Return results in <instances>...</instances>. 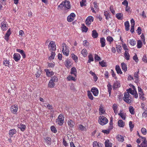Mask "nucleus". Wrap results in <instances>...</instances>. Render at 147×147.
I'll return each mask as SVG.
<instances>
[{
    "label": "nucleus",
    "instance_id": "obj_1",
    "mask_svg": "<svg viewBox=\"0 0 147 147\" xmlns=\"http://www.w3.org/2000/svg\"><path fill=\"white\" fill-rule=\"evenodd\" d=\"M58 7L59 9L63 10H66V9H69L71 8L69 2L66 0L63 1L58 6Z\"/></svg>",
    "mask_w": 147,
    "mask_h": 147
},
{
    "label": "nucleus",
    "instance_id": "obj_2",
    "mask_svg": "<svg viewBox=\"0 0 147 147\" xmlns=\"http://www.w3.org/2000/svg\"><path fill=\"white\" fill-rule=\"evenodd\" d=\"M98 122L100 125H103L108 123V120L105 117L101 116L99 117Z\"/></svg>",
    "mask_w": 147,
    "mask_h": 147
},
{
    "label": "nucleus",
    "instance_id": "obj_3",
    "mask_svg": "<svg viewBox=\"0 0 147 147\" xmlns=\"http://www.w3.org/2000/svg\"><path fill=\"white\" fill-rule=\"evenodd\" d=\"M64 117L62 114H60L56 120L57 123L59 125H62L64 122Z\"/></svg>",
    "mask_w": 147,
    "mask_h": 147
},
{
    "label": "nucleus",
    "instance_id": "obj_4",
    "mask_svg": "<svg viewBox=\"0 0 147 147\" xmlns=\"http://www.w3.org/2000/svg\"><path fill=\"white\" fill-rule=\"evenodd\" d=\"M61 48L63 54L66 56H68L69 51L67 46H66L65 44L63 43L62 44Z\"/></svg>",
    "mask_w": 147,
    "mask_h": 147
},
{
    "label": "nucleus",
    "instance_id": "obj_5",
    "mask_svg": "<svg viewBox=\"0 0 147 147\" xmlns=\"http://www.w3.org/2000/svg\"><path fill=\"white\" fill-rule=\"evenodd\" d=\"M123 100L126 102L129 103L131 102V96L128 92H125L123 97Z\"/></svg>",
    "mask_w": 147,
    "mask_h": 147
},
{
    "label": "nucleus",
    "instance_id": "obj_6",
    "mask_svg": "<svg viewBox=\"0 0 147 147\" xmlns=\"http://www.w3.org/2000/svg\"><path fill=\"white\" fill-rule=\"evenodd\" d=\"M49 49L51 51H55L56 50L55 44L53 41H51L48 46Z\"/></svg>",
    "mask_w": 147,
    "mask_h": 147
},
{
    "label": "nucleus",
    "instance_id": "obj_7",
    "mask_svg": "<svg viewBox=\"0 0 147 147\" xmlns=\"http://www.w3.org/2000/svg\"><path fill=\"white\" fill-rule=\"evenodd\" d=\"M127 92H128L129 93H130L131 94L133 95L135 98H137L138 97V94L136 90H132L131 88H130L127 89Z\"/></svg>",
    "mask_w": 147,
    "mask_h": 147
},
{
    "label": "nucleus",
    "instance_id": "obj_8",
    "mask_svg": "<svg viewBox=\"0 0 147 147\" xmlns=\"http://www.w3.org/2000/svg\"><path fill=\"white\" fill-rule=\"evenodd\" d=\"M94 20L93 17L92 16H88L86 19L85 21L86 24L87 26L90 25L92 22H93Z\"/></svg>",
    "mask_w": 147,
    "mask_h": 147
},
{
    "label": "nucleus",
    "instance_id": "obj_9",
    "mask_svg": "<svg viewBox=\"0 0 147 147\" xmlns=\"http://www.w3.org/2000/svg\"><path fill=\"white\" fill-rule=\"evenodd\" d=\"M138 94L140 98L143 100L145 99V98L144 97V94L141 88L139 87H138Z\"/></svg>",
    "mask_w": 147,
    "mask_h": 147
},
{
    "label": "nucleus",
    "instance_id": "obj_10",
    "mask_svg": "<svg viewBox=\"0 0 147 147\" xmlns=\"http://www.w3.org/2000/svg\"><path fill=\"white\" fill-rule=\"evenodd\" d=\"M118 115L123 120H125V119L126 114L122 110H120L119 113L118 114Z\"/></svg>",
    "mask_w": 147,
    "mask_h": 147
},
{
    "label": "nucleus",
    "instance_id": "obj_11",
    "mask_svg": "<svg viewBox=\"0 0 147 147\" xmlns=\"http://www.w3.org/2000/svg\"><path fill=\"white\" fill-rule=\"evenodd\" d=\"M76 16V15L74 13H71L67 17V20L69 22H71L73 21L74 18Z\"/></svg>",
    "mask_w": 147,
    "mask_h": 147
},
{
    "label": "nucleus",
    "instance_id": "obj_12",
    "mask_svg": "<svg viewBox=\"0 0 147 147\" xmlns=\"http://www.w3.org/2000/svg\"><path fill=\"white\" fill-rule=\"evenodd\" d=\"M20 58L21 56L19 54L15 53L13 55V58L16 61L18 62L19 61Z\"/></svg>",
    "mask_w": 147,
    "mask_h": 147
},
{
    "label": "nucleus",
    "instance_id": "obj_13",
    "mask_svg": "<svg viewBox=\"0 0 147 147\" xmlns=\"http://www.w3.org/2000/svg\"><path fill=\"white\" fill-rule=\"evenodd\" d=\"M112 108L114 113L117 115L118 113V105L115 103L112 106Z\"/></svg>",
    "mask_w": 147,
    "mask_h": 147
},
{
    "label": "nucleus",
    "instance_id": "obj_14",
    "mask_svg": "<svg viewBox=\"0 0 147 147\" xmlns=\"http://www.w3.org/2000/svg\"><path fill=\"white\" fill-rule=\"evenodd\" d=\"M91 91L92 92L94 96H96L98 95V91L97 88L93 87L91 89Z\"/></svg>",
    "mask_w": 147,
    "mask_h": 147
},
{
    "label": "nucleus",
    "instance_id": "obj_15",
    "mask_svg": "<svg viewBox=\"0 0 147 147\" xmlns=\"http://www.w3.org/2000/svg\"><path fill=\"white\" fill-rule=\"evenodd\" d=\"M18 110V108L17 105L12 106L10 108L11 112L14 114H15L16 113Z\"/></svg>",
    "mask_w": 147,
    "mask_h": 147
},
{
    "label": "nucleus",
    "instance_id": "obj_16",
    "mask_svg": "<svg viewBox=\"0 0 147 147\" xmlns=\"http://www.w3.org/2000/svg\"><path fill=\"white\" fill-rule=\"evenodd\" d=\"M78 128L79 129L82 131H86L88 127L86 125L83 126L80 124L78 125Z\"/></svg>",
    "mask_w": 147,
    "mask_h": 147
},
{
    "label": "nucleus",
    "instance_id": "obj_17",
    "mask_svg": "<svg viewBox=\"0 0 147 147\" xmlns=\"http://www.w3.org/2000/svg\"><path fill=\"white\" fill-rule=\"evenodd\" d=\"M11 33V32L9 29L7 30L4 36V38L6 41H7L8 40L9 37Z\"/></svg>",
    "mask_w": 147,
    "mask_h": 147
},
{
    "label": "nucleus",
    "instance_id": "obj_18",
    "mask_svg": "<svg viewBox=\"0 0 147 147\" xmlns=\"http://www.w3.org/2000/svg\"><path fill=\"white\" fill-rule=\"evenodd\" d=\"M100 42L101 44V47H103L106 45V40L104 38H100Z\"/></svg>",
    "mask_w": 147,
    "mask_h": 147
},
{
    "label": "nucleus",
    "instance_id": "obj_19",
    "mask_svg": "<svg viewBox=\"0 0 147 147\" xmlns=\"http://www.w3.org/2000/svg\"><path fill=\"white\" fill-rule=\"evenodd\" d=\"M125 122L121 119L119 120L118 121V126L120 127H123L125 125Z\"/></svg>",
    "mask_w": 147,
    "mask_h": 147
},
{
    "label": "nucleus",
    "instance_id": "obj_20",
    "mask_svg": "<svg viewBox=\"0 0 147 147\" xmlns=\"http://www.w3.org/2000/svg\"><path fill=\"white\" fill-rule=\"evenodd\" d=\"M67 124L70 127H73L74 126L75 123L71 119H69L67 121Z\"/></svg>",
    "mask_w": 147,
    "mask_h": 147
},
{
    "label": "nucleus",
    "instance_id": "obj_21",
    "mask_svg": "<svg viewBox=\"0 0 147 147\" xmlns=\"http://www.w3.org/2000/svg\"><path fill=\"white\" fill-rule=\"evenodd\" d=\"M102 144L97 141H94L93 142V146L94 147H102Z\"/></svg>",
    "mask_w": 147,
    "mask_h": 147
},
{
    "label": "nucleus",
    "instance_id": "obj_22",
    "mask_svg": "<svg viewBox=\"0 0 147 147\" xmlns=\"http://www.w3.org/2000/svg\"><path fill=\"white\" fill-rule=\"evenodd\" d=\"M98 36V34L95 30H93L92 32V36L94 38H97Z\"/></svg>",
    "mask_w": 147,
    "mask_h": 147
},
{
    "label": "nucleus",
    "instance_id": "obj_23",
    "mask_svg": "<svg viewBox=\"0 0 147 147\" xmlns=\"http://www.w3.org/2000/svg\"><path fill=\"white\" fill-rule=\"evenodd\" d=\"M1 28L3 30H7V27L6 24L4 22H3L1 23Z\"/></svg>",
    "mask_w": 147,
    "mask_h": 147
},
{
    "label": "nucleus",
    "instance_id": "obj_24",
    "mask_svg": "<svg viewBox=\"0 0 147 147\" xmlns=\"http://www.w3.org/2000/svg\"><path fill=\"white\" fill-rule=\"evenodd\" d=\"M18 128H20L21 131H24L26 127L25 125L22 124H18Z\"/></svg>",
    "mask_w": 147,
    "mask_h": 147
},
{
    "label": "nucleus",
    "instance_id": "obj_25",
    "mask_svg": "<svg viewBox=\"0 0 147 147\" xmlns=\"http://www.w3.org/2000/svg\"><path fill=\"white\" fill-rule=\"evenodd\" d=\"M105 147H112V144L111 143L109 142L108 140H106L105 142Z\"/></svg>",
    "mask_w": 147,
    "mask_h": 147
},
{
    "label": "nucleus",
    "instance_id": "obj_26",
    "mask_svg": "<svg viewBox=\"0 0 147 147\" xmlns=\"http://www.w3.org/2000/svg\"><path fill=\"white\" fill-rule=\"evenodd\" d=\"M117 139L121 142H123L124 140L123 137L121 135H118L117 136Z\"/></svg>",
    "mask_w": 147,
    "mask_h": 147
},
{
    "label": "nucleus",
    "instance_id": "obj_27",
    "mask_svg": "<svg viewBox=\"0 0 147 147\" xmlns=\"http://www.w3.org/2000/svg\"><path fill=\"white\" fill-rule=\"evenodd\" d=\"M115 69L117 73L118 74H122V72L119 66L118 65H116L115 66Z\"/></svg>",
    "mask_w": 147,
    "mask_h": 147
},
{
    "label": "nucleus",
    "instance_id": "obj_28",
    "mask_svg": "<svg viewBox=\"0 0 147 147\" xmlns=\"http://www.w3.org/2000/svg\"><path fill=\"white\" fill-rule=\"evenodd\" d=\"M16 51L20 53L22 56L23 58H25L26 57V55L24 51L23 50H21L20 49H17Z\"/></svg>",
    "mask_w": 147,
    "mask_h": 147
},
{
    "label": "nucleus",
    "instance_id": "obj_29",
    "mask_svg": "<svg viewBox=\"0 0 147 147\" xmlns=\"http://www.w3.org/2000/svg\"><path fill=\"white\" fill-rule=\"evenodd\" d=\"M71 74H73L75 76H76V73L77 72L76 69L75 67H73L71 69Z\"/></svg>",
    "mask_w": 147,
    "mask_h": 147
},
{
    "label": "nucleus",
    "instance_id": "obj_30",
    "mask_svg": "<svg viewBox=\"0 0 147 147\" xmlns=\"http://www.w3.org/2000/svg\"><path fill=\"white\" fill-rule=\"evenodd\" d=\"M139 70L137 72H135L134 73V77L136 81H138L139 79V77L138 75V74L139 72Z\"/></svg>",
    "mask_w": 147,
    "mask_h": 147
},
{
    "label": "nucleus",
    "instance_id": "obj_31",
    "mask_svg": "<svg viewBox=\"0 0 147 147\" xmlns=\"http://www.w3.org/2000/svg\"><path fill=\"white\" fill-rule=\"evenodd\" d=\"M45 142L48 144H50L51 142V138L48 137H46L45 138Z\"/></svg>",
    "mask_w": 147,
    "mask_h": 147
},
{
    "label": "nucleus",
    "instance_id": "obj_32",
    "mask_svg": "<svg viewBox=\"0 0 147 147\" xmlns=\"http://www.w3.org/2000/svg\"><path fill=\"white\" fill-rule=\"evenodd\" d=\"M124 56L126 60H128L129 59L130 55L128 51H125L124 53Z\"/></svg>",
    "mask_w": 147,
    "mask_h": 147
},
{
    "label": "nucleus",
    "instance_id": "obj_33",
    "mask_svg": "<svg viewBox=\"0 0 147 147\" xmlns=\"http://www.w3.org/2000/svg\"><path fill=\"white\" fill-rule=\"evenodd\" d=\"M121 65L122 69L124 71H126L127 70V66L126 64L124 63H121Z\"/></svg>",
    "mask_w": 147,
    "mask_h": 147
},
{
    "label": "nucleus",
    "instance_id": "obj_34",
    "mask_svg": "<svg viewBox=\"0 0 147 147\" xmlns=\"http://www.w3.org/2000/svg\"><path fill=\"white\" fill-rule=\"evenodd\" d=\"M116 17L119 20H122L123 18V14L121 13H117L116 15Z\"/></svg>",
    "mask_w": 147,
    "mask_h": 147
},
{
    "label": "nucleus",
    "instance_id": "obj_35",
    "mask_svg": "<svg viewBox=\"0 0 147 147\" xmlns=\"http://www.w3.org/2000/svg\"><path fill=\"white\" fill-rule=\"evenodd\" d=\"M81 54L84 57H86L87 55L88 52L85 49H83L81 52Z\"/></svg>",
    "mask_w": 147,
    "mask_h": 147
},
{
    "label": "nucleus",
    "instance_id": "obj_36",
    "mask_svg": "<svg viewBox=\"0 0 147 147\" xmlns=\"http://www.w3.org/2000/svg\"><path fill=\"white\" fill-rule=\"evenodd\" d=\"M88 58L89 59L88 62V63H90L91 62L93 61L94 59L91 54H89L88 56Z\"/></svg>",
    "mask_w": 147,
    "mask_h": 147
},
{
    "label": "nucleus",
    "instance_id": "obj_37",
    "mask_svg": "<svg viewBox=\"0 0 147 147\" xmlns=\"http://www.w3.org/2000/svg\"><path fill=\"white\" fill-rule=\"evenodd\" d=\"M54 82L50 80L48 84V86L50 88H53L55 85Z\"/></svg>",
    "mask_w": 147,
    "mask_h": 147
},
{
    "label": "nucleus",
    "instance_id": "obj_38",
    "mask_svg": "<svg viewBox=\"0 0 147 147\" xmlns=\"http://www.w3.org/2000/svg\"><path fill=\"white\" fill-rule=\"evenodd\" d=\"M16 131L15 129H12L10 130L9 131V134L11 136H12L14 134H15Z\"/></svg>",
    "mask_w": 147,
    "mask_h": 147
},
{
    "label": "nucleus",
    "instance_id": "obj_39",
    "mask_svg": "<svg viewBox=\"0 0 147 147\" xmlns=\"http://www.w3.org/2000/svg\"><path fill=\"white\" fill-rule=\"evenodd\" d=\"M125 26V30L128 31L129 30V23L128 21L125 22L124 23Z\"/></svg>",
    "mask_w": 147,
    "mask_h": 147
},
{
    "label": "nucleus",
    "instance_id": "obj_40",
    "mask_svg": "<svg viewBox=\"0 0 147 147\" xmlns=\"http://www.w3.org/2000/svg\"><path fill=\"white\" fill-rule=\"evenodd\" d=\"M108 91L109 94V96H110L111 94V91L112 89L111 86V85L110 83H109L107 85Z\"/></svg>",
    "mask_w": 147,
    "mask_h": 147
},
{
    "label": "nucleus",
    "instance_id": "obj_41",
    "mask_svg": "<svg viewBox=\"0 0 147 147\" xmlns=\"http://www.w3.org/2000/svg\"><path fill=\"white\" fill-rule=\"evenodd\" d=\"M129 111L131 114L132 115H134L135 113V111L134 107L131 106H130L129 107Z\"/></svg>",
    "mask_w": 147,
    "mask_h": 147
},
{
    "label": "nucleus",
    "instance_id": "obj_42",
    "mask_svg": "<svg viewBox=\"0 0 147 147\" xmlns=\"http://www.w3.org/2000/svg\"><path fill=\"white\" fill-rule=\"evenodd\" d=\"M142 44L141 40H139L138 41L137 46L138 48L140 49L142 47Z\"/></svg>",
    "mask_w": 147,
    "mask_h": 147
},
{
    "label": "nucleus",
    "instance_id": "obj_43",
    "mask_svg": "<svg viewBox=\"0 0 147 147\" xmlns=\"http://www.w3.org/2000/svg\"><path fill=\"white\" fill-rule=\"evenodd\" d=\"M87 94L89 98L91 100H93L94 99V97L92 95V93L89 91H87Z\"/></svg>",
    "mask_w": 147,
    "mask_h": 147
},
{
    "label": "nucleus",
    "instance_id": "obj_44",
    "mask_svg": "<svg viewBox=\"0 0 147 147\" xmlns=\"http://www.w3.org/2000/svg\"><path fill=\"white\" fill-rule=\"evenodd\" d=\"M67 79L69 81L73 80L75 81L76 80L75 78L72 76L71 75H69L67 78Z\"/></svg>",
    "mask_w": 147,
    "mask_h": 147
},
{
    "label": "nucleus",
    "instance_id": "obj_45",
    "mask_svg": "<svg viewBox=\"0 0 147 147\" xmlns=\"http://www.w3.org/2000/svg\"><path fill=\"white\" fill-rule=\"evenodd\" d=\"M120 86V84L119 82H115L113 85L114 88H117L119 87Z\"/></svg>",
    "mask_w": 147,
    "mask_h": 147
},
{
    "label": "nucleus",
    "instance_id": "obj_46",
    "mask_svg": "<svg viewBox=\"0 0 147 147\" xmlns=\"http://www.w3.org/2000/svg\"><path fill=\"white\" fill-rule=\"evenodd\" d=\"M82 31L83 32H86L88 30V28L85 26L84 24H82Z\"/></svg>",
    "mask_w": 147,
    "mask_h": 147
},
{
    "label": "nucleus",
    "instance_id": "obj_47",
    "mask_svg": "<svg viewBox=\"0 0 147 147\" xmlns=\"http://www.w3.org/2000/svg\"><path fill=\"white\" fill-rule=\"evenodd\" d=\"M55 54V52H52L51 53V56L49 57V60H51L54 59Z\"/></svg>",
    "mask_w": 147,
    "mask_h": 147
},
{
    "label": "nucleus",
    "instance_id": "obj_48",
    "mask_svg": "<svg viewBox=\"0 0 147 147\" xmlns=\"http://www.w3.org/2000/svg\"><path fill=\"white\" fill-rule=\"evenodd\" d=\"M107 40L108 42H109V44H111L113 39L112 37L109 36L107 37Z\"/></svg>",
    "mask_w": 147,
    "mask_h": 147
},
{
    "label": "nucleus",
    "instance_id": "obj_49",
    "mask_svg": "<svg viewBox=\"0 0 147 147\" xmlns=\"http://www.w3.org/2000/svg\"><path fill=\"white\" fill-rule=\"evenodd\" d=\"M46 74L48 76H51L53 74V71H49L48 69L46 70Z\"/></svg>",
    "mask_w": 147,
    "mask_h": 147
},
{
    "label": "nucleus",
    "instance_id": "obj_50",
    "mask_svg": "<svg viewBox=\"0 0 147 147\" xmlns=\"http://www.w3.org/2000/svg\"><path fill=\"white\" fill-rule=\"evenodd\" d=\"M3 64L5 66H8L9 65V61L7 60H4L3 62Z\"/></svg>",
    "mask_w": 147,
    "mask_h": 147
},
{
    "label": "nucleus",
    "instance_id": "obj_51",
    "mask_svg": "<svg viewBox=\"0 0 147 147\" xmlns=\"http://www.w3.org/2000/svg\"><path fill=\"white\" fill-rule=\"evenodd\" d=\"M129 125L130 127V131H132V129L134 127V125L132 123V122L131 121H130L129 122Z\"/></svg>",
    "mask_w": 147,
    "mask_h": 147
},
{
    "label": "nucleus",
    "instance_id": "obj_52",
    "mask_svg": "<svg viewBox=\"0 0 147 147\" xmlns=\"http://www.w3.org/2000/svg\"><path fill=\"white\" fill-rule=\"evenodd\" d=\"M50 80L54 82H56L58 81V78L56 76H54L51 78Z\"/></svg>",
    "mask_w": 147,
    "mask_h": 147
},
{
    "label": "nucleus",
    "instance_id": "obj_53",
    "mask_svg": "<svg viewBox=\"0 0 147 147\" xmlns=\"http://www.w3.org/2000/svg\"><path fill=\"white\" fill-rule=\"evenodd\" d=\"M129 43H130V45L133 46L135 45L136 44V42L135 40L133 39L130 40Z\"/></svg>",
    "mask_w": 147,
    "mask_h": 147
},
{
    "label": "nucleus",
    "instance_id": "obj_54",
    "mask_svg": "<svg viewBox=\"0 0 147 147\" xmlns=\"http://www.w3.org/2000/svg\"><path fill=\"white\" fill-rule=\"evenodd\" d=\"M51 131L54 133H56L57 132V130L54 126H52L51 127Z\"/></svg>",
    "mask_w": 147,
    "mask_h": 147
},
{
    "label": "nucleus",
    "instance_id": "obj_55",
    "mask_svg": "<svg viewBox=\"0 0 147 147\" xmlns=\"http://www.w3.org/2000/svg\"><path fill=\"white\" fill-rule=\"evenodd\" d=\"M141 131L142 133L144 135H146V130L144 128H142L141 129Z\"/></svg>",
    "mask_w": 147,
    "mask_h": 147
},
{
    "label": "nucleus",
    "instance_id": "obj_56",
    "mask_svg": "<svg viewBox=\"0 0 147 147\" xmlns=\"http://www.w3.org/2000/svg\"><path fill=\"white\" fill-rule=\"evenodd\" d=\"M99 63L101 66L102 67H106L107 66L106 63L104 61H102L101 62H99Z\"/></svg>",
    "mask_w": 147,
    "mask_h": 147
},
{
    "label": "nucleus",
    "instance_id": "obj_57",
    "mask_svg": "<svg viewBox=\"0 0 147 147\" xmlns=\"http://www.w3.org/2000/svg\"><path fill=\"white\" fill-rule=\"evenodd\" d=\"M41 71L40 70H38L37 71L36 73L35 74L36 77L37 78L39 77L41 74Z\"/></svg>",
    "mask_w": 147,
    "mask_h": 147
},
{
    "label": "nucleus",
    "instance_id": "obj_58",
    "mask_svg": "<svg viewBox=\"0 0 147 147\" xmlns=\"http://www.w3.org/2000/svg\"><path fill=\"white\" fill-rule=\"evenodd\" d=\"M142 60L144 62L147 63V58L146 55H144Z\"/></svg>",
    "mask_w": 147,
    "mask_h": 147
},
{
    "label": "nucleus",
    "instance_id": "obj_59",
    "mask_svg": "<svg viewBox=\"0 0 147 147\" xmlns=\"http://www.w3.org/2000/svg\"><path fill=\"white\" fill-rule=\"evenodd\" d=\"M104 15L105 16L106 19L107 20H108L109 18V14L107 11L105 12Z\"/></svg>",
    "mask_w": 147,
    "mask_h": 147
},
{
    "label": "nucleus",
    "instance_id": "obj_60",
    "mask_svg": "<svg viewBox=\"0 0 147 147\" xmlns=\"http://www.w3.org/2000/svg\"><path fill=\"white\" fill-rule=\"evenodd\" d=\"M94 59L95 61H98L101 59L100 57L98 56L97 55L95 54L94 55Z\"/></svg>",
    "mask_w": 147,
    "mask_h": 147
},
{
    "label": "nucleus",
    "instance_id": "obj_61",
    "mask_svg": "<svg viewBox=\"0 0 147 147\" xmlns=\"http://www.w3.org/2000/svg\"><path fill=\"white\" fill-rule=\"evenodd\" d=\"M116 48L117 49V51L118 53H121V50L122 48L121 46H119L117 47H116Z\"/></svg>",
    "mask_w": 147,
    "mask_h": 147
},
{
    "label": "nucleus",
    "instance_id": "obj_62",
    "mask_svg": "<svg viewBox=\"0 0 147 147\" xmlns=\"http://www.w3.org/2000/svg\"><path fill=\"white\" fill-rule=\"evenodd\" d=\"M109 9L111 11L112 13L113 14H115V11L113 9V7L112 6H111L110 7Z\"/></svg>",
    "mask_w": 147,
    "mask_h": 147
},
{
    "label": "nucleus",
    "instance_id": "obj_63",
    "mask_svg": "<svg viewBox=\"0 0 147 147\" xmlns=\"http://www.w3.org/2000/svg\"><path fill=\"white\" fill-rule=\"evenodd\" d=\"M122 4L123 5L125 6H128V3L127 0H125L123 2H122Z\"/></svg>",
    "mask_w": 147,
    "mask_h": 147
},
{
    "label": "nucleus",
    "instance_id": "obj_64",
    "mask_svg": "<svg viewBox=\"0 0 147 147\" xmlns=\"http://www.w3.org/2000/svg\"><path fill=\"white\" fill-rule=\"evenodd\" d=\"M142 115L143 117H147V111L145 110L142 113Z\"/></svg>",
    "mask_w": 147,
    "mask_h": 147
}]
</instances>
